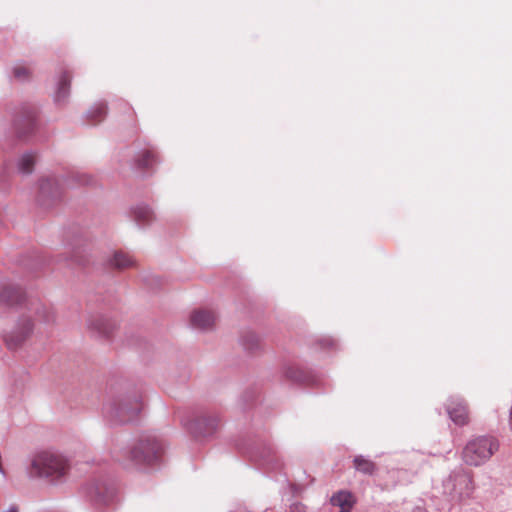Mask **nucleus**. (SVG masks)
I'll list each match as a JSON object with an SVG mask.
<instances>
[{
    "mask_svg": "<svg viewBox=\"0 0 512 512\" xmlns=\"http://www.w3.org/2000/svg\"><path fill=\"white\" fill-rule=\"evenodd\" d=\"M88 326L103 336H107L112 330V325L109 319L103 315L92 317L88 322Z\"/></svg>",
    "mask_w": 512,
    "mask_h": 512,
    "instance_id": "nucleus-17",
    "label": "nucleus"
},
{
    "mask_svg": "<svg viewBox=\"0 0 512 512\" xmlns=\"http://www.w3.org/2000/svg\"><path fill=\"white\" fill-rule=\"evenodd\" d=\"M161 452L160 443L155 438L146 437L124 450V456L118 460H127L130 465L138 468L153 467L158 464Z\"/></svg>",
    "mask_w": 512,
    "mask_h": 512,
    "instance_id": "nucleus-5",
    "label": "nucleus"
},
{
    "mask_svg": "<svg viewBox=\"0 0 512 512\" xmlns=\"http://www.w3.org/2000/svg\"><path fill=\"white\" fill-rule=\"evenodd\" d=\"M131 215L139 226H146L154 220L152 209L144 203L133 206L131 208Z\"/></svg>",
    "mask_w": 512,
    "mask_h": 512,
    "instance_id": "nucleus-14",
    "label": "nucleus"
},
{
    "mask_svg": "<svg viewBox=\"0 0 512 512\" xmlns=\"http://www.w3.org/2000/svg\"><path fill=\"white\" fill-rule=\"evenodd\" d=\"M70 468V461L63 453L47 449L28 457L26 472L29 478H43L57 485L65 481Z\"/></svg>",
    "mask_w": 512,
    "mask_h": 512,
    "instance_id": "nucleus-2",
    "label": "nucleus"
},
{
    "mask_svg": "<svg viewBox=\"0 0 512 512\" xmlns=\"http://www.w3.org/2000/svg\"><path fill=\"white\" fill-rule=\"evenodd\" d=\"M285 374L288 378L293 379L295 381H301L302 377L300 375H297L295 372L292 371L291 368L287 369L285 371Z\"/></svg>",
    "mask_w": 512,
    "mask_h": 512,
    "instance_id": "nucleus-25",
    "label": "nucleus"
},
{
    "mask_svg": "<svg viewBox=\"0 0 512 512\" xmlns=\"http://www.w3.org/2000/svg\"><path fill=\"white\" fill-rule=\"evenodd\" d=\"M37 156L34 152L23 153L17 161L18 172L22 175H29L33 172Z\"/></svg>",
    "mask_w": 512,
    "mask_h": 512,
    "instance_id": "nucleus-16",
    "label": "nucleus"
},
{
    "mask_svg": "<svg viewBox=\"0 0 512 512\" xmlns=\"http://www.w3.org/2000/svg\"><path fill=\"white\" fill-rule=\"evenodd\" d=\"M355 469L365 475H371L374 473L376 466L370 459L363 455H358L353 460Z\"/></svg>",
    "mask_w": 512,
    "mask_h": 512,
    "instance_id": "nucleus-19",
    "label": "nucleus"
},
{
    "mask_svg": "<svg viewBox=\"0 0 512 512\" xmlns=\"http://www.w3.org/2000/svg\"><path fill=\"white\" fill-rule=\"evenodd\" d=\"M242 345L246 350H253L258 345V337L250 334L242 339Z\"/></svg>",
    "mask_w": 512,
    "mask_h": 512,
    "instance_id": "nucleus-23",
    "label": "nucleus"
},
{
    "mask_svg": "<svg viewBox=\"0 0 512 512\" xmlns=\"http://www.w3.org/2000/svg\"><path fill=\"white\" fill-rule=\"evenodd\" d=\"M441 489L448 501L460 504L472 498L475 484L471 473L459 466L443 477Z\"/></svg>",
    "mask_w": 512,
    "mask_h": 512,
    "instance_id": "nucleus-3",
    "label": "nucleus"
},
{
    "mask_svg": "<svg viewBox=\"0 0 512 512\" xmlns=\"http://www.w3.org/2000/svg\"><path fill=\"white\" fill-rule=\"evenodd\" d=\"M321 345L324 346V347H332L334 345V340L332 338H323L321 341H320Z\"/></svg>",
    "mask_w": 512,
    "mask_h": 512,
    "instance_id": "nucleus-26",
    "label": "nucleus"
},
{
    "mask_svg": "<svg viewBox=\"0 0 512 512\" xmlns=\"http://www.w3.org/2000/svg\"><path fill=\"white\" fill-rule=\"evenodd\" d=\"M412 512H426V510L421 507H416Z\"/></svg>",
    "mask_w": 512,
    "mask_h": 512,
    "instance_id": "nucleus-28",
    "label": "nucleus"
},
{
    "mask_svg": "<svg viewBox=\"0 0 512 512\" xmlns=\"http://www.w3.org/2000/svg\"><path fill=\"white\" fill-rule=\"evenodd\" d=\"M250 456H251V458H252L253 460H255V461H257V460H258V454H257L256 452H251V455H250Z\"/></svg>",
    "mask_w": 512,
    "mask_h": 512,
    "instance_id": "nucleus-27",
    "label": "nucleus"
},
{
    "mask_svg": "<svg viewBox=\"0 0 512 512\" xmlns=\"http://www.w3.org/2000/svg\"><path fill=\"white\" fill-rule=\"evenodd\" d=\"M91 181V177L84 173H75L72 177L63 180L53 175L42 177L39 181L37 202L45 209L50 208L61 197L63 185L74 187L76 185L90 184Z\"/></svg>",
    "mask_w": 512,
    "mask_h": 512,
    "instance_id": "nucleus-4",
    "label": "nucleus"
},
{
    "mask_svg": "<svg viewBox=\"0 0 512 512\" xmlns=\"http://www.w3.org/2000/svg\"><path fill=\"white\" fill-rule=\"evenodd\" d=\"M71 76L63 72L56 79V87L53 92V100L57 105L64 104L70 95Z\"/></svg>",
    "mask_w": 512,
    "mask_h": 512,
    "instance_id": "nucleus-11",
    "label": "nucleus"
},
{
    "mask_svg": "<svg viewBox=\"0 0 512 512\" xmlns=\"http://www.w3.org/2000/svg\"><path fill=\"white\" fill-rule=\"evenodd\" d=\"M355 502L354 495L348 490H339L330 498V504L339 508L338 512H351Z\"/></svg>",
    "mask_w": 512,
    "mask_h": 512,
    "instance_id": "nucleus-12",
    "label": "nucleus"
},
{
    "mask_svg": "<svg viewBox=\"0 0 512 512\" xmlns=\"http://www.w3.org/2000/svg\"><path fill=\"white\" fill-rule=\"evenodd\" d=\"M157 163V155L151 149L139 151L134 158V167L137 169H153Z\"/></svg>",
    "mask_w": 512,
    "mask_h": 512,
    "instance_id": "nucleus-15",
    "label": "nucleus"
},
{
    "mask_svg": "<svg viewBox=\"0 0 512 512\" xmlns=\"http://www.w3.org/2000/svg\"><path fill=\"white\" fill-rule=\"evenodd\" d=\"M290 512H305V507L298 502L290 505Z\"/></svg>",
    "mask_w": 512,
    "mask_h": 512,
    "instance_id": "nucleus-24",
    "label": "nucleus"
},
{
    "mask_svg": "<svg viewBox=\"0 0 512 512\" xmlns=\"http://www.w3.org/2000/svg\"><path fill=\"white\" fill-rule=\"evenodd\" d=\"M82 494L94 505L110 503L116 495V487L112 482L95 481L82 487Z\"/></svg>",
    "mask_w": 512,
    "mask_h": 512,
    "instance_id": "nucleus-8",
    "label": "nucleus"
},
{
    "mask_svg": "<svg viewBox=\"0 0 512 512\" xmlns=\"http://www.w3.org/2000/svg\"><path fill=\"white\" fill-rule=\"evenodd\" d=\"M22 109L24 110V116H17L14 119V126L19 133H21L22 122H24V125H26L29 129H32L35 125L34 111L31 109H26V107H23Z\"/></svg>",
    "mask_w": 512,
    "mask_h": 512,
    "instance_id": "nucleus-20",
    "label": "nucleus"
},
{
    "mask_svg": "<svg viewBox=\"0 0 512 512\" xmlns=\"http://www.w3.org/2000/svg\"><path fill=\"white\" fill-rule=\"evenodd\" d=\"M142 409L138 396L125 395L106 403L103 413L112 423H127L136 419Z\"/></svg>",
    "mask_w": 512,
    "mask_h": 512,
    "instance_id": "nucleus-6",
    "label": "nucleus"
},
{
    "mask_svg": "<svg viewBox=\"0 0 512 512\" xmlns=\"http://www.w3.org/2000/svg\"><path fill=\"white\" fill-rule=\"evenodd\" d=\"M215 323V316L207 310H198L191 314L190 324L194 329L209 330Z\"/></svg>",
    "mask_w": 512,
    "mask_h": 512,
    "instance_id": "nucleus-13",
    "label": "nucleus"
},
{
    "mask_svg": "<svg viewBox=\"0 0 512 512\" xmlns=\"http://www.w3.org/2000/svg\"><path fill=\"white\" fill-rule=\"evenodd\" d=\"M109 264L112 267L123 269L130 267L133 264V260L128 254L122 252H115L113 256L109 259Z\"/></svg>",
    "mask_w": 512,
    "mask_h": 512,
    "instance_id": "nucleus-21",
    "label": "nucleus"
},
{
    "mask_svg": "<svg viewBox=\"0 0 512 512\" xmlns=\"http://www.w3.org/2000/svg\"><path fill=\"white\" fill-rule=\"evenodd\" d=\"M106 114V104L104 102H97L86 112V117L89 120V124H96L102 121L105 118Z\"/></svg>",
    "mask_w": 512,
    "mask_h": 512,
    "instance_id": "nucleus-18",
    "label": "nucleus"
},
{
    "mask_svg": "<svg viewBox=\"0 0 512 512\" xmlns=\"http://www.w3.org/2000/svg\"><path fill=\"white\" fill-rule=\"evenodd\" d=\"M12 76L19 82H25L28 81L30 78L31 71L30 69L25 66L24 64L17 63L15 64L12 69Z\"/></svg>",
    "mask_w": 512,
    "mask_h": 512,
    "instance_id": "nucleus-22",
    "label": "nucleus"
},
{
    "mask_svg": "<svg viewBox=\"0 0 512 512\" xmlns=\"http://www.w3.org/2000/svg\"><path fill=\"white\" fill-rule=\"evenodd\" d=\"M271 452H272L271 448H268L267 456H269V455L271 454ZM260 457L265 458V457H266V455H265V456H262V455H261Z\"/></svg>",
    "mask_w": 512,
    "mask_h": 512,
    "instance_id": "nucleus-29",
    "label": "nucleus"
},
{
    "mask_svg": "<svg viewBox=\"0 0 512 512\" xmlns=\"http://www.w3.org/2000/svg\"><path fill=\"white\" fill-rule=\"evenodd\" d=\"M446 411L453 423L463 426L468 422V411L465 402L460 397H450L446 406Z\"/></svg>",
    "mask_w": 512,
    "mask_h": 512,
    "instance_id": "nucleus-10",
    "label": "nucleus"
},
{
    "mask_svg": "<svg viewBox=\"0 0 512 512\" xmlns=\"http://www.w3.org/2000/svg\"><path fill=\"white\" fill-rule=\"evenodd\" d=\"M182 424L195 437H207L216 431L218 420L216 417L202 416L193 421L182 419Z\"/></svg>",
    "mask_w": 512,
    "mask_h": 512,
    "instance_id": "nucleus-9",
    "label": "nucleus"
},
{
    "mask_svg": "<svg viewBox=\"0 0 512 512\" xmlns=\"http://www.w3.org/2000/svg\"><path fill=\"white\" fill-rule=\"evenodd\" d=\"M0 303L10 307L25 305L33 313V321L26 318L19 320L17 328L5 336V342L9 349H15L32 332L35 324H51L55 320L52 311L43 306L36 299H27L26 294L17 287L5 285L0 290Z\"/></svg>",
    "mask_w": 512,
    "mask_h": 512,
    "instance_id": "nucleus-1",
    "label": "nucleus"
},
{
    "mask_svg": "<svg viewBox=\"0 0 512 512\" xmlns=\"http://www.w3.org/2000/svg\"><path fill=\"white\" fill-rule=\"evenodd\" d=\"M499 443L494 437L480 436L470 440L463 449V460L467 465L479 466L487 462L498 450Z\"/></svg>",
    "mask_w": 512,
    "mask_h": 512,
    "instance_id": "nucleus-7",
    "label": "nucleus"
}]
</instances>
